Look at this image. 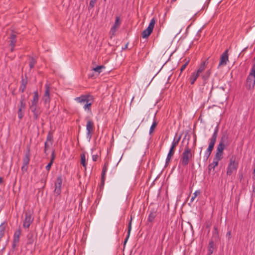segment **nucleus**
<instances>
[{"label": "nucleus", "mask_w": 255, "mask_h": 255, "mask_svg": "<svg viewBox=\"0 0 255 255\" xmlns=\"http://www.w3.org/2000/svg\"><path fill=\"white\" fill-rule=\"evenodd\" d=\"M75 100L79 103L84 104V109L91 112V107L94 100L93 96L90 94L82 95L76 97Z\"/></svg>", "instance_id": "obj_1"}, {"label": "nucleus", "mask_w": 255, "mask_h": 255, "mask_svg": "<svg viewBox=\"0 0 255 255\" xmlns=\"http://www.w3.org/2000/svg\"><path fill=\"white\" fill-rule=\"evenodd\" d=\"M193 156V154L192 153L191 149L188 146H186L182 153L180 160V163L183 166H187Z\"/></svg>", "instance_id": "obj_2"}, {"label": "nucleus", "mask_w": 255, "mask_h": 255, "mask_svg": "<svg viewBox=\"0 0 255 255\" xmlns=\"http://www.w3.org/2000/svg\"><path fill=\"white\" fill-rule=\"evenodd\" d=\"M34 220L33 212L30 210H27L24 212V219L23 221L24 228L28 229Z\"/></svg>", "instance_id": "obj_3"}, {"label": "nucleus", "mask_w": 255, "mask_h": 255, "mask_svg": "<svg viewBox=\"0 0 255 255\" xmlns=\"http://www.w3.org/2000/svg\"><path fill=\"white\" fill-rule=\"evenodd\" d=\"M239 163L236 161V157L232 156L230 159V162L227 168V174L229 176L231 175L234 171H236L238 168Z\"/></svg>", "instance_id": "obj_4"}, {"label": "nucleus", "mask_w": 255, "mask_h": 255, "mask_svg": "<svg viewBox=\"0 0 255 255\" xmlns=\"http://www.w3.org/2000/svg\"><path fill=\"white\" fill-rule=\"evenodd\" d=\"M255 85V69H251V71L247 78L246 82V88L248 90L254 88Z\"/></svg>", "instance_id": "obj_5"}, {"label": "nucleus", "mask_w": 255, "mask_h": 255, "mask_svg": "<svg viewBox=\"0 0 255 255\" xmlns=\"http://www.w3.org/2000/svg\"><path fill=\"white\" fill-rule=\"evenodd\" d=\"M30 155V147H28L24 156L23 158V164L21 167V171L23 174L27 171L28 165L29 163Z\"/></svg>", "instance_id": "obj_6"}, {"label": "nucleus", "mask_w": 255, "mask_h": 255, "mask_svg": "<svg viewBox=\"0 0 255 255\" xmlns=\"http://www.w3.org/2000/svg\"><path fill=\"white\" fill-rule=\"evenodd\" d=\"M218 127H216L214 130V132L210 139V142L209 143L208 147L206 150V151H207V152H209V154H211V152L214 148V146L215 144L216 139L218 136Z\"/></svg>", "instance_id": "obj_7"}, {"label": "nucleus", "mask_w": 255, "mask_h": 255, "mask_svg": "<svg viewBox=\"0 0 255 255\" xmlns=\"http://www.w3.org/2000/svg\"><path fill=\"white\" fill-rule=\"evenodd\" d=\"M155 23V20L154 18L151 19L150 22L146 29L143 31L142 32V36L143 38H147L152 33L154 25Z\"/></svg>", "instance_id": "obj_8"}, {"label": "nucleus", "mask_w": 255, "mask_h": 255, "mask_svg": "<svg viewBox=\"0 0 255 255\" xmlns=\"http://www.w3.org/2000/svg\"><path fill=\"white\" fill-rule=\"evenodd\" d=\"M210 75H211L210 71L208 70L204 74V75H202V79L204 81L203 87L202 88L203 92H206L209 90L208 88L206 87V88H205V87H206V84H207L206 81L208 79ZM213 89V86H212L211 88L209 89V91H210V93H211Z\"/></svg>", "instance_id": "obj_9"}, {"label": "nucleus", "mask_w": 255, "mask_h": 255, "mask_svg": "<svg viewBox=\"0 0 255 255\" xmlns=\"http://www.w3.org/2000/svg\"><path fill=\"white\" fill-rule=\"evenodd\" d=\"M30 109L31 111L33 113L34 120H38L39 117L41 113L40 108L38 107L37 105H31Z\"/></svg>", "instance_id": "obj_10"}, {"label": "nucleus", "mask_w": 255, "mask_h": 255, "mask_svg": "<svg viewBox=\"0 0 255 255\" xmlns=\"http://www.w3.org/2000/svg\"><path fill=\"white\" fill-rule=\"evenodd\" d=\"M62 183V179L61 176L57 177L56 182H55V190L54 191V194L59 195L61 191V185Z\"/></svg>", "instance_id": "obj_11"}, {"label": "nucleus", "mask_w": 255, "mask_h": 255, "mask_svg": "<svg viewBox=\"0 0 255 255\" xmlns=\"http://www.w3.org/2000/svg\"><path fill=\"white\" fill-rule=\"evenodd\" d=\"M45 93L43 96V100L44 101L45 103H49L50 101L49 93H50V86L49 84H46L45 85Z\"/></svg>", "instance_id": "obj_12"}, {"label": "nucleus", "mask_w": 255, "mask_h": 255, "mask_svg": "<svg viewBox=\"0 0 255 255\" xmlns=\"http://www.w3.org/2000/svg\"><path fill=\"white\" fill-rule=\"evenodd\" d=\"M220 236L219 231L217 226H215L212 231V236L210 241H213L214 243L217 242L220 240Z\"/></svg>", "instance_id": "obj_13"}, {"label": "nucleus", "mask_w": 255, "mask_h": 255, "mask_svg": "<svg viewBox=\"0 0 255 255\" xmlns=\"http://www.w3.org/2000/svg\"><path fill=\"white\" fill-rule=\"evenodd\" d=\"M21 230L20 228L17 229L14 234L13 236V245L12 247L13 248L16 246L17 244L19 242V237L21 235Z\"/></svg>", "instance_id": "obj_14"}, {"label": "nucleus", "mask_w": 255, "mask_h": 255, "mask_svg": "<svg viewBox=\"0 0 255 255\" xmlns=\"http://www.w3.org/2000/svg\"><path fill=\"white\" fill-rule=\"evenodd\" d=\"M228 50H226L224 53L222 54L220 61L219 64V66H221L222 65H226L227 63V61H228Z\"/></svg>", "instance_id": "obj_15"}, {"label": "nucleus", "mask_w": 255, "mask_h": 255, "mask_svg": "<svg viewBox=\"0 0 255 255\" xmlns=\"http://www.w3.org/2000/svg\"><path fill=\"white\" fill-rule=\"evenodd\" d=\"M180 138H181L180 136L178 137L177 139H176L175 137H174L168 154L171 155H174V148L179 143V142L180 140Z\"/></svg>", "instance_id": "obj_16"}, {"label": "nucleus", "mask_w": 255, "mask_h": 255, "mask_svg": "<svg viewBox=\"0 0 255 255\" xmlns=\"http://www.w3.org/2000/svg\"><path fill=\"white\" fill-rule=\"evenodd\" d=\"M16 35L14 32H12L10 36V43L9 46L11 47L10 51L12 52L14 50V47L16 42Z\"/></svg>", "instance_id": "obj_17"}, {"label": "nucleus", "mask_w": 255, "mask_h": 255, "mask_svg": "<svg viewBox=\"0 0 255 255\" xmlns=\"http://www.w3.org/2000/svg\"><path fill=\"white\" fill-rule=\"evenodd\" d=\"M93 128L94 124L93 122L91 120H89L87 123L86 129L87 130V136H89L90 138H91L92 136V132L93 130Z\"/></svg>", "instance_id": "obj_18"}, {"label": "nucleus", "mask_w": 255, "mask_h": 255, "mask_svg": "<svg viewBox=\"0 0 255 255\" xmlns=\"http://www.w3.org/2000/svg\"><path fill=\"white\" fill-rule=\"evenodd\" d=\"M108 165H109L108 162H105L103 166V169H102V174H101V184L103 186L104 185L105 180V175H106V172L108 170Z\"/></svg>", "instance_id": "obj_19"}, {"label": "nucleus", "mask_w": 255, "mask_h": 255, "mask_svg": "<svg viewBox=\"0 0 255 255\" xmlns=\"http://www.w3.org/2000/svg\"><path fill=\"white\" fill-rule=\"evenodd\" d=\"M207 64H208V62L207 60L203 61L200 64L198 70L195 72H196L197 74H198L200 75V74L205 70V68Z\"/></svg>", "instance_id": "obj_20"}, {"label": "nucleus", "mask_w": 255, "mask_h": 255, "mask_svg": "<svg viewBox=\"0 0 255 255\" xmlns=\"http://www.w3.org/2000/svg\"><path fill=\"white\" fill-rule=\"evenodd\" d=\"M27 244L31 245L32 244L35 240L34 235L32 233H29L27 236Z\"/></svg>", "instance_id": "obj_21"}, {"label": "nucleus", "mask_w": 255, "mask_h": 255, "mask_svg": "<svg viewBox=\"0 0 255 255\" xmlns=\"http://www.w3.org/2000/svg\"><path fill=\"white\" fill-rule=\"evenodd\" d=\"M156 216V212L153 209L150 211L148 215L147 221L149 222H152Z\"/></svg>", "instance_id": "obj_22"}, {"label": "nucleus", "mask_w": 255, "mask_h": 255, "mask_svg": "<svg viewBox=\"0 0 255 255\" xmlns=\"http://www.w3.org/2000/svg\"><path fill=\"white\" fill-rule=\"evenodd\" d=\"M228 136L227 133H224V134H223V135L220 139L219 143H222L223 144H225V145H227L228 144Z\"/></svg>", "instance_id": "obj_23"}, {"label": "nucleus", "mask_w": 255, "mask_h": 255, "mask_svg": "<svg viewBox=\"0 0 255 255\" xmlns=\"http://www.w3.org/2000/svg\"><path fill=\"white\" fill-rule=\"evenodd\" d=\"M132 217L131 216L130 217V220L128 223V234H127V237L125 239V241H124V245H125L126 243L127 242L128 240V239L129 237V235H130V232H131V221H132Z\"/></svg>", "instance_id": "obj_24"}, {"label": "nucleus", "mask_w": 255, "mask_h": 255, "mask_svg": "<svg viewBox=\"0 0 255 255\" xmlns=\"http://www.w3.org/2000/svg\"><path fill=\"white\" fill-rule=\"evenodd\" d=\"M214 242L213 241H210L208 247V254L209 255H211L213 253V250L215 248Z\"/></svg>", "instance_id": "obj_25"}, {"label": "nucleus", "mask_w": 255, "mask_h": 255, "mask_svg": "<svg viewBox=\"0 0 255 255\" xmlns=\"http://www.w3.org/2000/svg\"><path fill=\"white\" fill-rule=\"evenodd\" d=\"M199 76V75L195 72H194L193 73H192L189 78L190 82L192 85L194 84L195 82L196 81V79Z\"/></svg>", "instance_id": "obj_26"}, {"label": "nucleus", "mask_w": 255, "mask_h": 255, "mask_svg": "<svg viewBox=\"0 0 255 255\" xmlns=\"http://www.w3.org/2000/svg\"><path fill=\"white\" fill-rule=\"evenodd\" d=\"M21 84L19 88V91L23 93L24 92L26 88V84L27 83V79H24L23 78H22L21 79Z\"/></svg>", "instance_id": "obj_27"}, {"label": "nucleus", "mask_w": 255, "mask_h": 255, "mask_svg": "<svg viewBox=\"0 0 255 255\" xmlns=\"http://www.w3.org/2000/svg\"><path fill=\"white\" fill-rule=\"evenodd\" d=\"M38 101V95L37 91H35L34 92V96L33 97V100L31 102V105H37V103Z\"/></svg>", "instance_id": "obj_28"}, {"label": "nucleus", "mask_w": 255, "mask_h": 255, "mask_svg": "<svg viewBox=\"0 0 255 255\" xmlns=\"http://www.w3.org/2000/svg\"><path fill=\"white\" fill-rule=\"evenodd\" d=\"M26 108V103L24 101V96L22 95L21 97V99L20 101V106L19 109H22L23 111L25 110Z\"/></svg>", "instance_id": "obj_29"}, {"label": "nucleus", "mask_w": 255, "mask_h": 255, "mask_svg": "<svg viewBox=\"0 0 255 255\" xmlns=\"http://www.w3.org/2000/svg\"><path fill=\"white\" fill-rule=\"evenodd\" d=\"M55 158L54 151H53L51 154V157L50 162L46 166V169L49 171L51 168V165L53 163L54 159Z\"/></svg>", "instance_id": "obj_30"}, {"label": "nucleus", "mask_w": 255, "mask_h": 255, "mask_svg": "<svg viewBox=\"0 0 255 255\" xmlns=\"http://www.w3.org/2000/svg\"><path fill=\"white\" fill-rule=\"evenodd\" d=\"M219 162L213 159L212 163L210 164L208 166L209 172L212 170H214L215 168L218 166Z\"/></svg>", "instance_id": "obj_31"}, {"label": "nucleus", "mask_w": 255, "mask_h": 255, "mask_svg": "<svg viewBox=\"0 0 255 255\" xmlns=\"http://www.w3.org/2000/svg\"><path fill=\"white\" fill-rule=\"evenodd\" d=\"M29 60H30L29 63V67L31 69L33 68H34V65H35V63H36V60L33 57H31V56H29Z\"/></svg>", "instance_id": "obj_32"}, {"label": "nucleus", "mask_w": 255, "mask_h": 255, "mask_svg": "<svg viewBox=\"0 0 255 255\" xmlns=\"http://www.w3.org/2000/svg\"><path fill=\"white\" fill-rule=\"evenodd\" d=\"M223 153L216 152L215 156L214 158V160L217 161L219 162L220 160L223 158Z\"/></svg>", "instance_id": "obj_33"}, {"label": "nucleus", "mask_w": 255, "mask_h": 255, "mask_svg": "<svg viewBox=\"0 0 255 255\" xmlns=\"http://www.w3.org/2000/svg\"><path fill=\"white\" fill-rule=\"evenodd\" d=\"M81 164L85 169L86 168V157L84 153L81 155Z\"/></svg>", "instance_id": "obj_34"}, {"label": "nucleus", "mask_w": 255, "mask_h": 255, "mask_svg": "<svg viewBox=\"0 0 255 255\" xmlns=\"http://www.w3.org/2000/svg\"><path fill=\"white\" fill-rule=\"evenodd\" d=\"M225 145L222 143H219L217 148V151L223 153V150L225 148Z\"/></svg>", "instance_id": "obj_35"}, {"label": "nucleus", "mask_w": 255, "mask_h": 255, "mask_svg": "<svg viewBox=\"0 0 255 255\" xmlns=\"http://www.w3.org/2000/svg\"><path fill=\"white\" fill-rule=\"evenodd\" d=\"M52 134L49 132L47 134L46 141L45 142H48L49 144H52Z\"/></svg>", "instance_id": "obj_36"}, {"label": "nucleus", "mask_w": 255, "mask_h": 255, "mask_svg": "<svg viewBox=\"0 0 255 255\" xmlns=\"http://www.w3.org/2000/svg\"><path fill=\"white\" fill-rule=\"evenodd\" d=\"M201 193V192L199 190H196L193 194V196L191 197V200H190V202H193L194 201V200H195V199L196 198V197L200 195Z\"/></svg>", "instance_id": "obj_37"}, {"label": "nucleus", "mask_w": 255, "mask_h": 255, "mask_svg": "<svg viewBox=\"0 0 255 255\" xmlns=\"http://www.w3.org/2000/svg\"><path fill=\"white\" fill-rule=\"evenodd\" d=\"M97 0H91V1H90V3H89V6H88L89 10L91 9L92 8H93L94 7V6L97 2Z\"/></svg>", "instance_id": "obj_38"}, {"label": "nucleus", "mask_w": 255, "mask_h": 255, "mask_svg": "<svg viewBox=\"0 0 255 255\" xmlns=\"http://www.w3.org/2000/svg\"><path fill=\"white\" fill-rule=\"evenodd\" d=\"M120 24H121V21L120 20V17L118 16H117L116 18V20H115V23L113 26L118 28Z\"/></svg>", "instance_id": "obj_39"}, {"label": "nucleus", "mask_w": 255, "mask_h": 255, "mask_svg": "<svg viewBox=\"0 0 255 255\" xmlns=\"http://www.w3.org/2000/svg\"><path fill=\"white\" fill-rule=\"evenodd\" d=\"M157 122L155 121L153 122L151 126L150 127V129H149V134H151L153 132L154 128L156 127L157 126Z\"/></svg>", "instance_id": "obj_40"}, {"label": "nucleus", "mask_w": 255, "mask_h": 255, "mask_svg": "<svg viewBox=\"0 0 255 255\" xmlns=\"http://www.w3.org/2000/svg\"><path fill=\"white\" fill-rule=\"evenodd\" d=\"M105 67L104 66H98L95 68H94L93 69V70L94 71H95V72H98L99 73H100L101 72V69H103V68H104Z\"/></svg>", "instance_id": "obj_41"}, {"label": "nucleus", "mask_w": 255, "mask_h": 255, "mask_svg": "<svg viewBox=\"0 0 255 255\" xmlns=\"http://www.w3.org/2000/svg\"><path fill=\"white\" fill-rule=\"evenodd\" d=\"M52 144H49L48 142H45L44 152L46 155L48 154V153L47 152L48 148Z\"/></svg>", "instance_id": "obj_42"}, {"label": "nucleus", "mask_w": 255, "mask_h": 255, "mask_svg": "<svg viewBox=\"0 0 255 255\" xmlns=\"http://www.w3.org/2000/svg\"><path fill=\"white\" fill-rule=\"evenodd\" d=\"M22 111H23V110L18 109L17 112L18 117L20 120H21L23 117V112H22Z\"/></svg>", "instance_id": "obj_43"}, {"label": "nucleus", "mask_w": 255, "mask_h": 255, "mask_svg": "<svg viewBox=\"0 0 255 255\" xmlns=\"http://www.w3.org/2000/svg\"><path fill=\"white\" fill-rule=\"evenodd\" d=\"M189 60H188L187 61H186L182 66L180 68V74H181V72H182V71L185 69V68L187 67V66L189 64ZM180 75H179L180 76Z\"/></svg>", "instance_id": "obj_44"}, {"label": "nucleus", "mask_w": 255, "mask_h": 255, "mask_svg": "<svg viewBox=\"0 0 255 255\" xmlns=\"http://www.w3.org/2000/svg\"><path fill=\"white\" fill-rule=\"evenodd\" d=\"M173 155H170L169 154H167L166 159V165L170 161L171 157Z\"/></svg>", "instance_id": "obj_45"}, {"label": "nucleus", "mask_w": 255, "mask_h": 255, "mask_svg": "<svg viewBox=\"0 0 255 255\" xmlns=\"http://www.w3.org/2000/svg\"><path fill=\"white\" fill-rule=\"evenodd\" d=\"M118 28L113 26L111 29V32L112 33L113 35L114 34L115 32L116 31V30H117Z\"/></svg>", "instance_id": "obj_46"}, {"label": "nucleus", "mask_w": 255, "mask_h": 255, "mask_svg": "<svg viewBox=\"0 0 255 255\" xmlns=\"http://www.w3.org/2000/svg\"><path fill=\"white\" fill-rule=\"evenodd\" d=\"M226 237L228 238V240H229L231 238V231L230 230L227 233Z\"/></svg>", "instance_id": "obj_47"}, {"label": "nucleus", "mask_w": 255, "mask_h": 255, "mask_svg": "<svg viewBox=\"0 0 255 255\" xmlns=\"http://www.w3.org/2000/svg\"><path fill=\"white\" fill-rule=\"evenodd\" d=\"M210 155L211 154H209V152H207V151H206L204 156V158L206 161L208 160Z\"/></svg>", "instance_id": "obj_48"}, {"label": "nucleus", "mask_w": 255, "mask_h": 255, "mask_svg": "<svg viewBox=\"0 0 255 255\" xmlns=\"http://www.w3.org/2000/svg\"><path fill=\"white\" fill-rule=\"evenodd\" d=\"M98 158V155H92V160L94 161H96L97 159Z\"/></svg>", "instance_id": "obj_49"}, {"label": "nucleus", "mask_w": 255, "mask_h": 255, "mask_svg": "<svg viewBox=\"0 0 255 255\" xmlns=\"http://www.w3.org/2000/svg\"><path fill=\"white\" fill-rule=\"evenodd\" d=\"M196 135H195L194 136V144H196Z\"/></svg>", "instance_id": "obj_50"}, {"label": "nucleus", "mask_w": 255, "mask_h": 255, "mask_svg": "<svg viewBox=\"0 0 255 255\" xmlns=\"http://www.w3.org/2000/svg\"><path fill=\"white\" fill-rule=\"evenodd\" d=\"M3 182V178L2 177H0V184H1Z\"/></svg>", "instance_id": "obj_51"}, {"label": "nucleus", "mask_w": 255, "mask_h": 255, "mask_svg": "<svg viewBox=\"0 0 255 255\" xmlns=\"http://www.w3.org/2000/svg\"><path fill=\"white\" fill-rule=\"evenodd\" d=\"M253 192L255 193V185L253 187Z\"/></svg>", "instance_id": "obj_52"}, {"label": "nucleus", "mask_w": 255, "mask_h": 255, "mask_svg": "<svg viewBox=\"0 0 255 255\" xmlns=\"http://www.w3.org/2000/svg\"><path fill=\"white\" fill-rule=\"evenodd\" d=\"M219 89H222L223 90H224V88L223 87H220V88H219Z\"/></svg>", "instance_id": "obj_53"}, {"label": "nucleus", "mask_w": 255, "mask_h": 255, "mask_svg": "<svg viewBox=\"0 0 255 255\" xmlns=\"http://www.w3.org/2000/svg\"><path fill=\"white\" fill-rule=\"evenodd\" d=\"M173 1H176V0H172Z\"/></svg>", "instance_id": "obj_54"}, {"label": "nucleus", "mask_w": 255, "mask_h": 255, "mask_svg": "<svg viewBox=\"0 0 255 255\" xmlns=\"http://www.w3.org/2000/svg\"><path fill=\"white\" fill-rule=\"evenodd\" d=\"M105 1H106L107 0H104Z\"/></svg>", "instance_id": "obj_55"}]
</instances>
